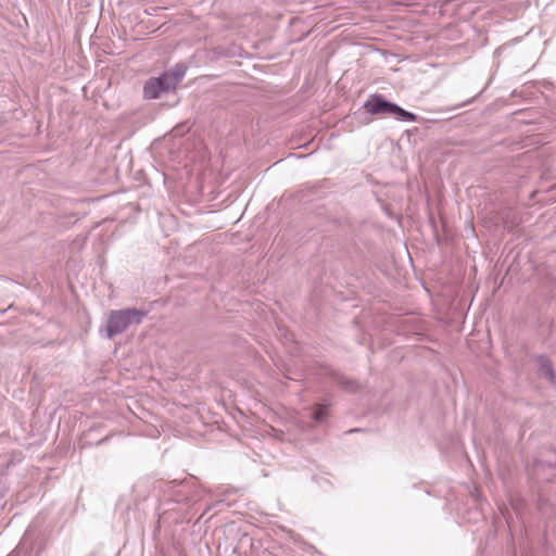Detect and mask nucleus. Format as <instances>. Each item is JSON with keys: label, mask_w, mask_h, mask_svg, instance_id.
I'll list each match as a JSON object with an SVG mask.
<instances>
[{"label": "nucleus", "mask_w": 556, "mask_h": 556, "mask_svg": "<svg viewBox=\"0 0 556 556\" xmlns=\"http://www.w3.org/2000/svg\"><path fill=\"white\" fill-rule=\"evenodd\" d=\"M185 74L186 67L184 65H177L175 68L163 74L161 77L151 78L144 85V97L148 99H156L163 92L174 90L181 81Z\"/></svg>", "instance_id": "obj_1"}, {"label": "nucleus", "mask_w": 556, "mask_h": 556, "mask_svg": "<svg viewBox=\"0 0 556 556\" xmlns=\"http://www.w3.org/2000/svg\"><path fill=\"white\" fill-rule=\"evenodd\" d=\"M146 313L140 309H121L113 311L108 319L105 327V337L111 339L114 336L122 333L131 325H138L141 323Z\"/></svg>", "instance_id": "obj_2"}, {"label": "nucleus", "mask_w": 556, "mask_h": 556, "mask_svg": "<svg viewBox=\"0 0 556 556\" xmlns=\"http://www.w3.org/2000/svg\"><path fill=\"white\" fill-rule=\"evenodd\" d=\"M367 113L374 115H391L399 121H415V115L409 113L396 104L386 101L381 96L370 97L364 104Z\"/></svg>", "instance_id": "obj_3"}, {"label": "nucleus", "mask_w": 556, "mask_h": 556, "mask_svg": "<svg viewBox=\"0 0 556 556\" xmlns=\"http://www.w3.org/2000/svg\"><path fill=\"white\" fill-rule=\"evenodd\" d=\"M79 18V26L76 35L89 34L93 35L97 31V18L94 14H81Z\"/></svg>", "instance_id": "obj_4"}, {"label": "nucleus", "mask_w": 556, "mask_h": 556, "mask_svg": "<svg viewBox=\"0 0 556 556\" xmlns=\"http://www.w3.org/2000/svg\"><path fill=\"white\" fill-rule=\"evenodd\" d=\"M326 414H327L326 408L324 406H318L316 408V410L314 412L313 417L316 421L320 422L325 419Z\"/></svg>", "instance_id": "obj_5"}]
</instances>
